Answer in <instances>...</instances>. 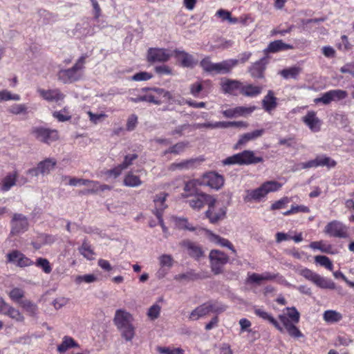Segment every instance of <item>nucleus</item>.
<instances>
[{
	"instance_id": "nucleus-35",
	"label": "nucleus",
	"mask_w": 354,
	"mask_h": 354,
	"mask_svg": "<svg viewBox=\"0 0 354 354\" xmlns=\"http://www.w3.org/2000/svg\"><path fill=\"white\" fill-rule=\"evenodd\" d=\"M209 313V309L207 307V303H203V304L196 307L194 310H193L189 315V319L195 321L198 320L199 318L205 317Z\"/></svg>"
},
{
	"instance_id": "nucleus-50",
	"label": "nucleus",
	"mask_w": 354,
	"mask_h": 354,
	"mask_svg": "<svg viewBox=\"0 0 354 354\" xmlns=\"http://www.w3.org/2000/svg\"><path fill=\"white\" fill-rule=\"evenodd\" d=\"M24 295L25 292L22 289L15 288L10 290L9 297L12 301L19 305L24 301Z\"/></svg>"
},
{
	"instance_id": "nucleus-52",
	"label": "nucleus",
	"mask_w": 354,
	"mask_h": 354,
	"mask_svg": "<svg viewBox=\"0 0 354 354\" xmlns=\"http://www.w3.org/2000/svg\"><path fill=\"white\" fill-rule=\"evenodd\" d=\"M216 16L220 17L222 21H228L231 24H236L238 21L237 18L232 17L230 12L223 9H219L217 10Z\"/></svg>"
},
{
	"instance_id": "nucleus-41",
	"label": "nucleus",
	"mask_w": 354,
	"mask_h": 354,
	"mask_svg": "<svg viewBox=\"0 0 354 354\" xmlns=\"http://www.w3.org/2000/svg\"><path fill=\"white\" fill-rule=\"evenodd\" d=\"M123 183L127 187H138L142 185V182L140 180V177L136 176L133 174V172H128L124 176Z\"/></svg>"
},
{
	"instance_id": "nucleus-45",
	"label": "nucleus",
	"mask_w": 354,
	"mask_h": 354,
	"mask_svg": "<svg viewBox=\"0 0 354 354\" xmlns=\"http://www.w3.org/2000/svg\"><path fill=\"white\" fill-rule=\"evenodd\" d=\"M315 158L317 164V167L326 166L328 168H333L335 167L337 165L335 160L325 155L317 156Z\"/></svg>"
},
{
	"instance_id": "nucleus-62",
	"label": "nucleus",
	"mask_w": 354,
	"mask_h": 354,
	"mask_svg": "<svg viewBox=\"0 0 354 354\" xmlns=\"http://www.w3.org/2000/svg\"><path fill=\"white\" fill-rule=\"evenodd\" d=\"M160 306L158 304H153L151 306L148 310L147 315L151 319L154 320L157 319L160 313Z\"/></svg>"
},
{
	"instance_id": "nucleus-27",
	"label": "nucleus",
	"mask_w": 354,
	"mask_h": 354,
	"mask_svg": "<svg viewBox=\"0 0 354 354\" xmlns=\"http://www.w3.org/2000/svg\"><path fill=\"white\" fill-rule=\"evenodd\" d=\"M18 177L17 171L8 174L0 183V191L6 192L15 185Z\"/></svg>"
},
{
	"instance_id": "nucleus-12",
	"label": "nucleus",
	"mask_w": 354,
	"mask_h": 354,
	"mask_svg": "<svg viewBox=\"0 0 354 354\" xmlns=\"http://www.w3.org/2000/svg\"><path fill=\"white\" fill-rule=\"evenodd\" d=\"M268 64V57L265 56L259 60L252 64L248 68V72L250 76L254 79H264L265 71Z\"/></svg>"
},
{
	"instance_id": "nucleus-53",
	"label": "nucleus",
	"mask_w": 354,
	"mask_h": 354,
	"mask_svg": "<svg viewBox=\"0 0 354 354\" xmlns=\"http://www.w3.org/2000/svg\"><path fill=\"white\" fill-rule=\"evenodd\" d=\"M316 263H319L322 266H324L329 270H333V265L330 259L326 256L318 255L315 257Z\"/></svg>"
},
{
	"instance_id": "nucleus-47",
	"label": "nucleus",
	"mask_w": 354,
	"mask_h": 354,
	"mask_svg": "<svg viewBox=\"0 0 354 354\" xmlns=\"http://www.w3.org/2000/svg\"><path fill=\"white\" fill-rule=\"evenodd\" d=\"M310 247L314 250H319L322 252L327 254H333L332 252L333 247L330 244H325L322 241H313L310 244Z\"/></svg>"
},
{
	"instance_id": "nucleus-56",
	"label": "nucleus",
	"mask_w": 354,
	"mask_h": 354,
	"mask_svg": "<svg viewBox=\"0 0 354 354\" xmlns=\"http://www.w3.org/2000/svg\"><path fill=\"white\" fill-rule=\"evenodd\" d=\"M157 351L160 354H184V351L180 348L171 349L169 347L158 346Z\"/></svg>"
},
{
	"instance_id": "nucleus-5",
	"label": "nucleus",
	"mask_w": 354,
	"mask_h": 354,
	"mask_svg": "<svg viewBox=\"0 0 354 354\" xmlns=\"http://www.w3.org/2000/svg\"><path fill=\"white\" fill-rule=\"evenodd\" d=\"M227 208L213 197L207 205L205 216L210 223L216 224L225 218Z\"/></svg>"
},
{
	"instance_id": "nucleus-63",
	"label": "nucleus",
	"mask_w": 354,
	"mask_h": 354,
	"mask_svg": "<svg viewBox=\"0 0 354 354\" xmlns=\"http://www.w3.org/2000/svg\"><path fill=\"white\" fill-rule=\"evenodd\" d=\"M138 124V116L136 114H131L130 116H129L127 124H126V129L129 131H131L134 130L137 126Z\"/></svg>"
},
{
	"instance_id": "nucleus-26",
	"label": "nucleus",
	"mask_w": 354,
	"mask_h": 354,
	"mask_svg": "<svg viewBox=\"0 0 354 354\" xmlns=\"http://www.w3.org/2000/svg\"><path fill=\"white\" fill-rule=\"evenodd\" d=\"M294 46L291 44H286L282 40H275L271 41L268 47L263 50L266 54L274 53L279 51L293 49Z\"/></svg>"
},
{
	"instance_id": "nucleus-15",
	"label": "nucleus",
	"mask_w": 354,
	"mask_h": 354,
	"mask_svg": "<svg viewBox=\"0 0 354 354\" xmlns=\"http://www.w3.org/2000/svg\"><path fill=\"white\" fill-rule=\"evenodd\" d=\"M37 93L40 97L48 102L59 103L63 101L66 95L61 91L59 88L44 89L38 88Z\"/></svg>"
},
{
	"instance_id": "nucleus-3",
	"label": "nucleus",
	"mask_w": 354,
	"mask_h": 354,
	"mask_svg": "<svg viewBox=\"0 0 354 354\" xmlns=\"http://www.w3.org/2000/svg\"><path fill=\"white\" fill-rule=\"evenodd\" d=\"M87 57L86 54H83L71 68L59 70L57 75L58 80L63 84H71L79 81L82 77V71L85 68Z\"/></svg>"
},
{
	"instance_id": "nucleus-60",
	"label": "nucleus",
	"mask_w": 354,
	"mask_h": 354,
	"mask_svg": "<svg viewBox=\"0 0 354 354\" xmlns=\"http://www.w3.org/2000/svg\"><path fill=\"white\" fill-rule=\"evenodd\" d=\"M68 184L71 186H76L77 185H88V184H97L94 180L77 178H70Z\"/></svg>"
},
{
	"instance_id": "nucleus-29",
	"label": "nucleus",
	"mask_w": 354,
	"mask_h": 354,
	"mask_svg": "<svg viewBox=\"0 0 354 354\" xmlns=\"http://www.w3.org/2000/svg\"><path fill=\"white\" fill-rule=\"evenodd\" d=\"M174 55L178 60L180 61L183 67H193L196 64L193 57L184 50L176 49L174 50Z\"/></svg>"
},
{
	"instance_id": "nucleus-8",
	"label": "nucleus",
	"mask_w": 354,
	"mask_h": 354,
	"mask_svg": "<svg viewBox=\"0 0 354 354\" xmlns=\"http://www.w3.org/2000/svg\"><path fill=\"white\" fill-rule=\"evenodd\" d=\"M31 134L37 140L46 144H50L59 139V132L57 130L42 127H33L31 129Z\"/></svg>"
},
{
	"instance_id": "nucleus-10",
	"label": "nucleus",
	"mask_w": 354,
	"mask_h": 354,
	"mask_svg": "<svg viewBox=\"0 0 354 354\" xmlns=\"http://www.w3.org/2000/svg\"><path fill=\"white\" fill-rule=\"evenodd\" d=\"M203 186H208L211 189L218 190L224 185L225 179L223 176L215 171H209L201 176Z\"/></svg>"
},
{
	"instance_id": "nucleus-16",
	"label": "nucleus",
	"mask_w": 354,
	"mask_h": 354,
	"mask_svg": "<svg viewBox=\"0 0 354 354\" xmlns=\"http://www.w3.org/2000/svg\"><path fill=\"white\" fill-rule=\"evenodd\" d=\"M257 109V106H239L233 109H228L226 110L222 111V114L225 118H233L239 116L245 117L252 114Z\"/></svg>"
},
{
	"instance_id": "nucleus-1",
	"label": "nucleus",
	"mask_w": 354,
	"mask_h": 354,
	"mask_svg": "<svg viewBox=\"0 0 354 354\" xmlns=\"http://www.w3.org/2000/svg\"><path fill=\"white\" fill-rule=\"evenodd\" d=\"M287 314L279 315V319L282 323V327L279 323L268 313L261 308H255L254 314L260 318L269 322L280 332L283 331V328L286 330L288 335L293 338H299L304 337L303 333L296 326L300 320V313L295 307L286 308Z\"/></svg>"
},
{
	"instance_id": "nucleus-21",
	"label": "nucleus",
	"mask_w": 354,
	"mask_h": 354,
	"mask_svg": "<svg viewBox=\"0 0 354 354\" xmlns=\"http://www.w3.org/2000/svg\"><path fill=\"white\" fill-rule=\"evenodd\" d=\"M199 163L198 158H190L183 160L180 162H173L168 167V170L170 171H175L176 170H189L193 169L197 167Z\"/></svg>"
},
{
	"instance_id": "nucleus-7",
	"label": "nucleus",
	"mask_w": 354,
	"mask_h": 354,
	"mask_svg": "<svg viewBox=\"0 0 354 354\" xmlns=\"http://www.w3.org/2000/svg\"><path fill=\"white\" fill-rule=\"evenodd\" d=\"M209 261L212 271L214 274H218L223 272V267L228 261V256L218 250H212L209 252Z\"/></svg>"
},
{
	"instance_id": "nucleus-46",
	"label": "nucleus",
	"mask_w": 354,
	"mask_h": 354,
	"mask_svg": "<svg viewBox=\"0 0 354 354\" xmlns=\"http://www.w3.org/2000/svg\"><path fill=\"white\" fill-rule=\"evenodd\" d=\"M209 309V312L216 314H220L226 310L227 306L218 301H209L206 302Z\"/></svg>"
},
{
	"instance_id": "nucleus-58",
	"label": "nucleus",
	"mask_w": 354,
	"mask_h": 354,
	"mask_svg": "<svg viewBox=\"0 0 354 354\" xmlns=\"http://www.w3.org/2000/svg\"><path fill=\"white\" fill-rule=\"evenodd\" d=\"M301 275L303 276L306 279L312 281L315 283L318 274L313 272V270L308 269V268H304L301 270L300 272Z\"/></svg>"
},
{
	"instance_id": "nucleus-44",
	"label": "nucleus",
	"mask_w": 354,
	"mask_h": 354,
	"mask_svg": "<svg viewBox=\"0 0 354 354\" xmlns=\"http://www.w3.org/2000/svg\"><path fill=\"white\" fill-rule=\"evenodd\" d=\"M301 71V68L298 66H292L283 69L280 74L285 79L293 78L296 79Z\"/></svg>"
},
{
	"instance_id": "nucleus-32",
	"label": "nucleus",
	"mask_w": 354,
	"mask_h": 354,
	"mask_svg": "<svg viewBox=\"0 0 354 354\" xmlns=\"http://www.w3.org/2000/svg\"><path fill=\"white\" fill-rule=\"evenodd\" d=\"M168 194L165 192H161L159 194H157L153 199L155 209L153 211V214L156 216L158 215L160 213V215H162L163 211L167 207V205L165 204V201Z\"/></svg>"
},
{
	"instance_id": "nucleus-28",
	"label": "nucleus",
	"mask_w": 354,
	"mask_h": 354,
	"mask_svg": "<svg viewBox=\"0 0 354 354\" xmlns=\"http://www.w3.org/2000/svg\"><path fill=\"white\" fill-rule=\"evenodd\" d=\"M262 106L265 111L271 113L277 106V98L272 90L268 91L262 100Z\"/></svg>"
},
{
	"instance_id": "nucleus-13",
	"label": "nucleus",
	"mask_w": 354,
	"mask_h": 354,
	"mask_svg": "<svg viewBox=\"0 0 354 354\" xmlns=\"http://www.w3.org/2000/svg\"><path fill=\"white\" fill-rule=\"evenodd\" d=\"M7 262L15 263L17 266L24 268L34 264L33 261L20 251L15 250L6 255Z\"/></svg>"
},
{
	"instance_id": "nucleus-37",
	"label": "nucleus",
	"mask_w": 354,
	"mask_h": 354,
	"mask_svg": "<svg viewBox=\"0 0 354 354\" xmlns=\"http://www.w3.org/2000/svg\"><path fill=\"white\" fill-rule=\"evenodd\" d=\"M19 306L31 317H35L38 312V307L36 304L29 299H24L20 302Z\"/></svg>"
},
{
	"instance_id": "nucleus-43",
	"label": "nucleus",
	"mask_w": 354,
	"mask_h": 354,
	"mask_svg": "<svg viewBox=\"0 0 354 354\" xmlns=\"http://www.w3.org/2000/svg\"><path fill=\"white\" fill-rule=\"evenodd\" d=\"M118 330L120 331L122 337L126 341H131L135 336V327L132 323L127 325L126 326H123Z\"/></svg>"
},
{
	"instance_id": "nucleus-57",
	"label": "nucleus",
	"mask_w": 354,
	"mask_h": 354,
	"mask_svg": "<svg viewBox=\"0 0 354 354\" xmlns=\"http://www.w3.org/2000/svg\"><path fill=\"white\" fill-rule=\"evenodd\" d=\"M154 71L159 75H173L172 68L167 65L156 66Z\"/></svg>"
},
{
	"instance_id": "nucleus-40",
	"label": "nucleus",
	"mask_w": 354,
	"mask_h": 354,
	"mask_svg": "<svg viewBox=\"0 0 354 354\" xmlns=\"http://www.w3.org/2000/svg\"><path fill=\"white\" fill-rule=\"evenodd\" d=\"M79 252L88 260H93L94 259V250L86 239L83 241L82 245L79 248Z\"/></svg>"
},
{
	"instance_id": "nucleus-17",
	"label": "nucleus",
	"mask_w": 354,
	"mask_h": 354,
	"mask_svg": "<svg viewBox=\"0 0 354 354\" xmlns=\"http://www.w3.org/2000/svg\"><path fill=\"white\" fill-rule=\"evenodd\" d=\"M242 82L236 80L225 79L221 82V88L224 93L233 95H241Z\"/></svg>"
},
{
	"instance_id": "nucleus-59",
	"label": "nucleus",
	"mask_w": 354,
	"mask_h": 354,
	"mask_svg": "<svg viewBox=\"0 0 354 354\" xmlns=\"http://www.w3.org/2000/svg\"><path fill=\"white\" fill-rule=\"evenodd\" d=\"M123 170L124 169L120 165H118L113 169L106 170L104 174L108 177L116 178L120 176Z\"/></svg>"
},
{
	"instance_id": "nucleus-2",
	"label": "nucleus",
	"mask_w": 354,
	"mask_h": 354,
	"mask_svg": "<svg viewBox=\"0 0 354 354\" xmlns=\"http://www.w3.org/2000/svg\"><path fill=\"white\" fill-rule=\"evenodd\" d=\"M281 187V184L275 180H268L261 185L260 187L254 189L245 191L243 201L245 203L260 202L269 193L278 191Z\"/></svg>"
},
{
	"instance_id": "nucleus-55",
	"label": "nucleus",
	"mask_w": 354,
	"mask_h": 354,
	"mask_svg": "<svg viewBox=\"0 0 354 354\" xmlns=\"http://www.w3.org/2000/svg\"><path fill=\"white\" fill-rule=\"evenodd\" d=\"M20 95L18 94H12L8 90H3L0 91V101H8V100H20Z\"/></svg>"
},
{
	"instance_id": "nucleus-19",
	"label": "nucleus",
	"mask_w": 354,
	"mask_h": 354,
	"mask_svg": "<svg viewBox=\"0 0 354 354\" xmlns=\"http://www.w3.org/2000/svg\"><path fill=\"white\" fill-rule=\"evenodd\" d=\"M302 122L313 132H318L321 130L322 124V120L317 116V113L314 111H309L306 115L302 118Z\"/></svg>"
},
{
	"instance_id": "nucleus-48",
	"label": "nucleus",
	"mask_w": 354,
	"mask_h": 354,
	"mask_svg": "<svg viewBox=\"0 0 354 354\" xmlns=\"http://www.w3.org/2000/svg\"><path fill=\"white\" fill-rule=\"evenodd\" d=\"M4 315H7L17 322H24L25 318L22 313L14 307L9 306Z\"/></svg>"
},
{
	"instance_id": "nucleus-22",
	"label": "nucleus",
	"mask_w": 354,
	"mask_h": 354,
	"mask_svg": "<svg viewBox=\"0 0 354 354\" xmlns=\"http://www.w3.org/2000/svg\"><path fill=\"white\" fill-rule=\"evenodd\" d=\"M133 320L131 314L126 310L118 309L115 311L113 322L118 329L131 324Z\"/></svg>"
},
{
	"instance_id": "nucleus-36",
	"label": "nucleus",
	"mask_w": 354,
	"mask_h": 354,
	"mask_svg": "<svg viewBox=\"0 0 354 354\" xmlns=\"http://www.w3.org/2000/svg\"><path fill=\"white\" fill-rule=\"evenodd\" d=\"M79 344L75 339L69 336H64L62 343L57 346V351L62 353L71 348L79 347Z\"/></svg>"
},
{
	"instance_id": "nucleus-61",
	"label": "nucleus",
	"mask_w": 354,
	"mask_h": 354,
	"mask_svg": "<svg viewBox=\"0 0 354 354\" xmlns=\"http://www.w3.org/2000/svg\"><path fill=\"white\" fill-rule=\"evenodd\" d=\"M153 75L146 71H142L134 74L131 77V80L136 82L147 81L151 79Z\"/></svg>"
},
{
	"instance_id": "nucleus-18",
	"label": "nucleus",
	"mask_w": 354,
	"mask_h": 354,
	"mask_svg": "<svg viewBox=\"0 0 354 354\" xmlns=\"http://www.w3.org/2000/svg\"><path fill=\"white\" fill-rule=\"evenodd\" d=\"M11 225V233L15 234L26 231L28 227V222L24 215L16 213L13 215Z\"/></svg>"
},
{
	"instance_id": "nucleus-38",
	"label": "nucleus",
	"mask_w": 354,
	"mask_h": 354,
	"mask_svg": "<svg viewBox=\"0 0 354 354\" xmlns=\"http://www.w3.org/2000/svg\"><path fill=\"white\" fill-rule=\"evenodd\" d=\"M189 146V142L182 141L176 143L175 145L169 147L167 150L163 152L164 155L167 153H173L174 155H178L186 149Z\"/></svg>"
},
{
	"instance_id": "nucleus-34",
	"label": "nucleus",
	"mask_w": 354,
	"mask_h": 354,
	"mask_svg": "<svg viewBox=\"0 0 354 354\" xmlns=\"http://www.w3.org/2000/svg\"><path fill=\"white\" fill-rule=\"evenodd\" d=\"M57 165V160L55 158H46L40 161L38 164V169L40 170V174L47 175L53 170Z\"/></svg>"
},
{
	"instance_id": "nucleus-42",
	"label": "nucleus",
	"mask_w": 354,
	"mask_h": 354,
	"mask_svg": "<svg viewBox=\"0 0 354 354\" xmlns=\"http://www.w3.org/2000/svg\"><path fill=\"white\" fill-rule=\"evenodd\" d=\"M315 284L321 288L334 290L336 288L335 283L329 279L318 275Z\"/></svg>"
},
{
	"instance_id": "nucleus-11",
	"label": "nucleus",
	"mask_w": 354,
	"mask_h": 354,
	"mask_svg": "<svg viewBox=\"0 0 354 354\" xmlns=\"http://www.w3.org/2000/svg\"><path fill=\"white\" fill-rule=\"evenodd\" d=\"M348 97L346 91L342 89L330 90L322 94V97L315 98L314 102L318 104L319 102L324 104H329L333 101H340Z\"/></svg>"
},
{
	"instance_id": "nucleus-14",
	"label": "nucleus",
	"mask_w": 354,
	"mask_h": 354,
	"mask_svg": "<svg viewBox=\"0 0 354 354\" xmlns=\"http://www.w3.org/2000/svg\"><path fill=\"white\" fill-rule=\"evenodd\" d=\"M188 198L189 199L187 202L189 203V205L194 209L199 210L205 205H208L213 196L203 192H200L188 196Z\"/></svg>"
},
{
	"instance_id": "nucleus-20",
	"label": "nucleus",
	"mask_w": 354,
	"mask_h": 354,
	"mask_svg": "<svg viewBox=\"0 0 354 354\" xmlns=\"http://www.w3.org/2000/svg\"><path fill=\"white\" fill-rule=\"evenodd\" d=\"M180 246L185 248L188 254L193 259L198 260L203 257L204 252L202 247L189 240H184L180 243Z\"/></svg>"
},
{
	"instance_id": "nucleus-23",
	"label": "nucleus",
	"mask_w": 354,
	"mask_h": 354,
	"mask_svg": "<svg viewBox=\"0 0 354 354\" xmlns=\"http://www.w3.org/2000/svg\"><path fill=\"white\" fill-rule=\"evenodd\" d=\"M279 276L278 273H272L270 272H265L261 274L257 273L248 274L247 278V283L260 284L262 281H272L276 279Z\"/></svg>"
},
{
	"instance_id": "nucleus-39",
	"label": "nucleus",
	"mask_w": 354,
	"mask_h": 354,
	"mask_svg": "<svg viewBox=\"0 0 354 354\" xmlns=\"http://www.w3.org/2000/svg\"><path fill=\"white\" fill-rule=\"evenodd\" d=\"M342 315L334 310H327L323 314L324 320L329 324L339 322L342 319Z\"/></svg>"
},
{
	"instance_id": "nucleus-51",
	"label": "nucleus",
	"mask_w": 354,
	"mask_h": 354,
	"mask_svg": "<svg viewBox=\"0 0 354 354\" xmlns=\"http://www.w3.org/2000/svg\"><path fill=\"white\" fill-rule=\"evenodd\" d=\"M53 116L57 119L59 122H66L71 119V115H70L67 107H64L59 111L53 112Z\"/></svg>"
},
{
	"instance_id": "nucleus-33",
	"label": "nucleus",
	"mask_w": 354,
	"mask_h": 354,
	"mask_svg": "<svg viewBox=\"0 0 354 354\" xmlns=\"http://www.w3.org/2000/svg\"><path fill=\"white\" fill-rule=\"evenodd\" d=\"M199 186H203L201 178L198 179H192L187 181L185 183L184 191L186 192L185 194H183L184 197H188L192 195L197 194L198 187Z\"/></svg>"
},
{
	"instance_id": "nucleus-9",
	"label": "nucleus",
	"mask_w": 354,
	"mask_h": 354,
	"mask_svg": "<svg viewBox=\"0 0 354 354\" xmlns=\"http://www.w3.org/2000/svg\"><path fill=\"white\" fill-rule=\"evenodd\" d=\"M173 56L169 49L164 48H149L147 53V60L149 63L168 62Z\"/></svg>"
},
{
	"instance_id": "nucleus-4",
	"label": "nucleus",
	"mask_w": 354,
	"mask_h": 354,
	"mask_svg": "<svg viewBox=\"0 0 354 354\" xmlns=\"http://www.w3.org/2000/svg\"><path fill=\"white\" fill-rule=\"evenodd\" d=\"M263 162V158L256 156L254 152L251 150H244L242 152L227 157L221 161L223 165H249Z\"/></svg>"
},
{
	"instance_id": "nucleus-24",
	"label": "nucleus",
	"mask_w": 354,
	"mask_h": 354,
	"mask_svg": "<svg viewBox=\"0 0 354 354\" xmlns=\"http://www.w3.org/2000/svg\"><path fill=\"white\" fill-rule=\"evenodd\" d=\"M263 88L260 85L242 82L241 95L248 97H256L262 93Z\"/></svg>"
},
{
	"instance_id": "nucleus-30",
	"label": "nucleus",
	"mask_w": 354,
	"mask_h": 354,
	"mask_svg": "<svg viewBox=\"0 0 354 354\" xmlns=\"http://www.w3.org/2000/svg\"><path fill=\"white\" fill-rule=\"evenodd\" d=\"M207 234H208L211 241L214 242L215 243L220 245L223 247L228 248L234 255H236V250H235L232 243L229 240L221 237L220 236L214 234L209 230H207Z\"/></svg>"
},
{
	"instance_id": "nucleus-64",
	"label": "nucleus",
	"mask_w": 354,
	"mask_h": 354,
	"mask_svg": "<svg viewBox=\"0 0 354 354\" xmlns=\"http://www.w3.org/2000/svg\"><path fill=\"white\" fill-rule=\"evenodd\" d=\"M160 264L162 267L171 268L173 266V258L169 254H162L159 258Z\"/></svg>"
},
{
	"instance_id": "nucleus-54",
	"label": "nucleus",
	"mask_w": 354,
	"mask_h": 354,
	"mask_svg": "<svg viewBox=\"0 0 354 354\" xmlns=\"http://www.w3.org/2000/svg\"><path fill=\"white\" fill-rule=\"evenodd\" d=\"M200 66L205 72L214 74L215 64L211 62L209 57L203 59L200 62Z\"/></svg>"
},
{
	"instance_id": "nucleus-25",
	"label": "nucleus",
	"mask_w": 354,
	"mask_h": 354,
	"mask_svg": "<svg viewBox=\"0 0 354 354\" xmlns=\"http://www.w3.org/2000/svg\"><path fill=\"white\" fill-rule=\"evenodd\" d=\"M236 65L237 62L235 59H229L218 63H216L214 66V74L229 73Z\"/></svg>"
},
{
	"instance_id": "nucleus-31",
	"label": "nucleus",
	"mask_w": 354,
	"mask_h": 354,
	"mask_svg": "<svg viewBox=\"0 0 354 354\" xmlns=\"http://www.w3.org/2000/svg\"><path fill=\"white\" fill-rule=\"evenodd\" d=\"M263 132V129H257L252 132L244 133L240 137L234 149H238L240 147V146L246 144L248 142L261 136Z\"/></svg>"
},
{
	"instance_id": "nucleus-6",
	"label": "nucleus",
	"mask_w": 354,
	"mask_h": 354,
	"mask_svg": "<svg viewBox=\"0 0 354 354\" xmlns=\"http://www.w3.org/2000/svg\"><path fill=\"white\" fill-rule=\"evenodd\" d=\"M324 232L330 237L347 239L349 236L348 228L343 223L333 220L326 224Z\"/></svg>"
},
{
	"instance_id": "nucleus-49",
	"label": "nucleus",
	"mask_w": 354,
	"mask_h": 354,
	"mask_svg": "<svg viewBox=\"0 0 354 354\" xmlns=\"http://www.w3.org/2000/svg\"><path fill=\"white\" fill-rule=\"evenodd\" d=\"M37 268H39L42 270V271L46 274H50L52 272V266L47 259L39 257L37 259L36 261L34 262V264Z\"/></svg>"
}]
</instances>
